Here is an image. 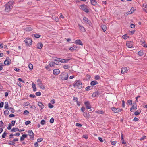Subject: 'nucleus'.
<instances>
[{"instance_id": "nucleus-13", "label": "nucleus", "mask_w": 147, "mask_h": 147, "mask_svg": "<svg viewBox=\"0 0 147 147\" xmlns=\"http://www.w3.org/2000/svg\"><path fill=\"white\" fill-rule=\"evenodd\" d=\"M85 105L87 109H89L91 108V106L88 101L86 102H85Z\"/></svg>"}, {"instance_id": "nucleus-35", "label": "nucleus", "mask_w": 147, "mask_h": 147, "mask_svg": "<svg viewBox=\"0 0 147 147\" xmlns=\"http://www.w3.org/2000/svg\"><path fill=\"white\" fill-rule=\"evenodd\" d=\"M138 55L140 56H142L143 55L144 53L142 51H140L138 53Z\"/></svg>"}, {"instance_id": "nucleus-56", "label": "nucleus", "mask_w": 147, "mask_h": 147, "mask_svg": "<svg viewBox=\"0 0 147 147\" xmlns=\"http://www.w3.org/2000/svg\"><path fill=\"white\" fill-rule=\"evenodd\" d=\"M31 123V122L30 121H27L25 122V124L26 125H28L30 124Z\"/></svg>"}, {"instance_id": "nucleus-33", "label": "nucleus", "mask_w": 147, "mask_h": 147, "mask_svg": "<svg viewBox=\"0 0 147 147\" xmlns=\"http://www.w3.org/2000/svg\"><path fill=\"white\" fill-rule=\"evenodd\" d=\"M55 64V63L53 62H50L49 63V65L50 67H53L54 66Z\"/></svg>"}, {"instance_id": "nucleus-52", "label": "nucleus", "mask_w": 147, "mask_h": 147, "mask_svg": "<svg viewBox=\"0 0 147 147\" xmlns=\"http://www.w3.org/2000/svg\"><path fill=\"white\" fill-rule=\"evenodd\" d=\"M96 112L100 114H103L104 113V112L101 111H96Z\"/></svg>"}, {"instance_id": "nucleus-16", "label": "nucleus", "mask_w": 147, "mask_h": 147, "mask_svg": "<svg viewBox=\"0 0 147 147\" xmlns=\"http://www.w3.org/2000/svg\"><path fill=\"white\" fill-rule=\"evenodd\" d=\"M74 42L75 44L78 45H83L82 41L80 39L76 40Z\"/></svg>"}, {"instance_id": "nucleus-45", "label": "nucleus", "mask_w": 147, "mask_h": 147, "mask_svg": "<svg viewBox=\"0 0 147 147\" xmlns=\"http://www.w3.org/2000/svg\"><path fill=\"white\" fill-rule=\"evenodd\" d=\"M35 94L36 95L39 96L41 95V93L40 92H36Z\"/></svg>"}, {"instance_id": "nucleus-2", "label": "nucleus", "mask_w": 147, "mask_h": 147, "mask_svg": "<svg viewBox=\"0 0 147 147\" xmlns=\"http://www.w3.org/2000/svg\"><path fill=\"white\" fill-rule=\"evenodd\" d=\"M73 86L76 88L80 89L82 87V84L80 81L79 80H76Z\"/></svg>"}, {"instance_id": "nucleus-50", "label": "nucleus", "mask_w": 147, "mask_h": 147, "mask_svg": "<svg viewBox=\"0 0 147 147\" xmlns=\"http://www.w3.org/2000/svg\"><path fill=\"white\" fill-rule=\"evenodd\" d=\"M48 107L50 108H52L53 107V105L49 103L48 104Z\"/></svg>"}, {"instance_id": "nucleus-30", "label": "nucleus", "mask_w": 147, "mask_h": 147, "mask_svg": "<svg viewBox=\"0 0 147 147\" xmlns=\"http://www.w3.org/2000/svg\"><path fill=\"white\" fill-rule=\"evenodd\" d=\"M121 140H122V143L123 144H126V143L125 142V141H124L123 134L122 133H121Z\"/></svg>"}, {"instance_id": "nucleus-37", "label": "nucleus", "mask_w": 147, "mask_h": 147, "mask_svg": "<svg viewBox=\"0 0 147 147\" xmlns=\"http://www.w3.org/2000/svg\"><path fill=\"white\" fill-rule=\"evenodd\" d=\"M43 138H38L37 140V142H40L43 140Z\"/></svg>"}, {"instance_id": "nucleus-63", "label": "nucleus", "mask_w": 147, "mask_h": 147, "mask_svg": "<svg viewBox=\"0 0 147 147\" xmlns=\"http://www.w3.org/2000/svg\"><path fill=\"white\" fill-rule=\"evenodd\" d=\"M16 122L15 121H11V124L12 125V126H14L15 125V123Z\"/></svg>"}, {"instance_id": "nucleus-46", "label": "nucleus", "mask_w": 147, "mask_h": 147, "mask_svg": "<svg viewBox=\"0 0 147 147\" xmlns=\"http://www.w3.org/2000/svg\"><path fill=\"white\" fill-rule=\"evenodd\" d=\"M63 67L65 69H67L69 68V66L68 65H65L63 66Z\"/></svg>"}, {"instance_id": "nucleus-32", "label": "nucleus", "mask_w": 147, "mask_h": 147, "mask_svg": "<svg viewBox=\"0 0 147 147\" xmlns=\"http://www.w3.org/2000/svg\"><path fill=\"white\" fill-rule=\"evenodd\" d=\"M29 68L30 69L32 70L33 68L32 65L31 63H29L28 65Z\"/></svg>"}, {"instance_id": "nucleus-10", "label": "nucleus", "mask_w": 147, "mask_h": 147, "mask_svg": "<svg viewBox=\"0 0 147 147\" xmlns=\"http://www.w3.org/2000/svg\"><path fill=\"white\" fill-rule=\"evenodd\" d=\"M137 109V106L136 103H134L131 107L130 109V111L131 112H133L135 110Z\"/></svg>"}, {"instance_id": "nucleus-41", "label": "nucleus", "mask_w": 147, "mask_h": 147, "mask_svg": "<svg viewBox=\"0 0 147 147\" xmlns=\"http://www.w3.org/2000/svg\"><path fill=\"white\" fill-rule=\"evenodd\" d=\"M127 102L130 105H131L132 104V102L131 100H128Z\"/></svg>"}, {"instance_id": "nucleus-11", "label": "nucleus", "mask_w": 147, "mask_h": 147, "mask_svg": "<svg viewBox=\"0 0 147 147\" xmlns=\"http://www.w3.org/2000/svg\"><path fill=\"white\" fill-rule=\"evenodd\" d=\"M11 62V59L9 57H7L6 60L4 61V64L5 65H8Z\"/></svg>"}, {"instance_id": "nucleus-12", "label": "nucleus", "mask_w": 147, "mask_h": 147, "mask_svg": "<svg viewBox=\"0 0 147 147\" xmlns=\"http://www.w3.org/2000/svg\"><path fill=\"white\" fill-rule=\"evenodd\" d=\"M128 69L127 67H123L121 69V73L123 74H125L128 71Z\"/></svg>"}, {"instance_id": "nucleus-38", "label": "nucleus", "mask_w": 147, "mask_h": 147, "mask_svg": "<svg viewBox=\"0 0 147 147\" xmlns=\"http://www.w3.org/2000/svg\"><path fill=\"white\" fill-rule=\"evenodd\" d=\"M7 134V133L6 132H5L4 133L2 134V138H5L6 134Z\"/></svg>"}, {"instance_id": "nucleus-39", "label": "nucleus", "mask_w": 147, "mask_h": 147, "mask_svg": "<svg viewBox=\"0 0 147 147\" xmlns=\"http://www.w3.org/2000/svg\"><path fill=\"white\" fill-rule=\"evenodd\" d=\"M123 38L125 39H126L128 37V36L126 34H125L123 36Z\"/></svg>"}, {"instance_id": "nucleus-61", "label": "nucleus", "mask_w": 147, "mask_h": 147, "mask_svg": "<svg viewBox=\"0 0 147 147\" xmlns=\"http://www.w3.org/2000/svg\"><path fill=\"white\" fill-rule=\"evenodd\" d=\"M76 125L77 127H81L82 126V125L80 124L76 123Z\"/></svg>"}, {"instance_id": "nucleus-22", "label": "nucleus", "mask_w": 147, "mask_h": 147, "mask_svg": "<svg viewBox=\"0 0 147 147\" xmlns=\"http://www.w3.org/2000/svg\"><path fill=\"white\" fill-rule=\"evenodd\" d=\"M101 28L104 32L105 31L107 30V26L105 25H102L101 26Z\"/></svg>"}, {"instance_id": "nucleus-40", "label": "nucleus", "mask_w": 147, "mask_h": 147, "mask_svg": "<svg viewBox=\"0 0 147 147\" xmlns=\"http://www.w3.org/2000/svg\"><path fill=\"white\" fill-rule=\"evenodd\" d=\"M29 113V112L27 110L24 111L23 114L26 115H28Z\"/></svg>"}, {"instance_id": "nucleus-60", "label": "nucleus", "mask_w": 147, "mask_h": 147, "mask_svg": "<svg viewBox=\"0 0 147 147\" xmlns=\"http://www.w3.org/2000/svg\"><path fill=\"white\" fill-rule=\"evenodd\" d=\"M9 113V112L8 110H6L4 112V113L5 115H8Z\"/></svg>"}, {"instance_id": "nucleus-54", "label": "nucleus", "mask_w": 147, "mask_h": 147, "mask_svg": "<svg viewBox=\"0 0 147 147\" xmlns=\"http://www.w3.org/2000/svg\"><path fill=\"white\" fill-rule=\"evenodd\" d=\"M122 106L123 107H125V102L123 100L122 101Z\"/></svg>"}, {"instance_id": "nucleus-1", "label": "nucleus", "mask_w": 147, "mask_h": 147, "mask_svg": "<svg viewBox=\"0 0 147 147\" xmlns=\"http://www.w3.org/2000/svg\"><path fill=\"white\" fill-rule=\"evenodd\" d=\"M13 3V1H11L6 4L5 5V11L7 12L9 11L12 9Z\"/></svg>"}, {"instance_id": "nucleus-9", "label": "nucleus", "mask_w": 147, "mask_h": 147, "mask_svg": "<svg viewBox=\"0 0 147 147\" xmlns=\"http://www.w3.org/2000/svg\"><path fill=\"white\" fill-rule=\"evenodd\" d=\"M126 45L127 47L131 48L133 46V42L132 41H128L126 42Z\"/></svg>"}, {"instance_id": "nucleus-23", "label": "nucleus", "mask_w": 147, "mask_h": 147, "mask_svg": "<svg viewBox=\"0 0 147 147\" xmlns=\"http://www.w3.org/2000/svg\"><path fill=\"white\" fill-rule=\"evenodd\" d=\"M32 86L33 88V91L34 92L36 91V87L35 84L34 83H32Z\"/></svg>"}, {"instance_id": "nucleus-7", "label": "nucleus", "mask_w": 147, "mask_h": 147, "mask_svg": "<svg viewBox=\"0 0 147 147\" xmlns=\"http://www.w3.org/2000/svg\"><path fill=\"white\" fill-rule=\"evenodd\" d=\"M111 109L115 113H119L122 110V109L119 108H115L114 107H112Z\"/></svg>"}, {"instance_id": "nucleus-49", "label": "nucleus", "mask_w": 147, "mask_h": 147, "mask_svg": "<svg viewBox=\"0 0 147 147\" xmlns=\"http://www.w3.org/2000/svg\"><path fill=\"white\" fill-rule=\"evenodd\" d=\"M41 124L42 125H44L45 124V121L44 120H42L41 121Z\"/></svg>"}, {"instance_id": "nucleus-44", "label": "nucleus", "mask_w": 147, "mask_h": 147, "mask_svg": "<svg viewBox=\"0 0 147 147\" xmlns=\"http://www.w3.org/2000/svg\"><path fill=\"white\" fill-rule=\"evenodd\" d=\"M40 36H41L40 35L38 34H35L34 35V37L37 38H39Z\"/></svg>"}, {"instance_id": "nucleus-34", "label": "nucleus", "mask_w": 147, "mask_h": 147, "mask_svg": "<svg viewBox=\"0 0 147 147\" xmlns=\"http://www.w3.org/2000/svg\"><path fill=\"white\" fill-rule=\"evenodd\" d=\"M9 144L12 146H15V143L13 141H10L8 143Z\"/></svg>"}, {"instance_id": "nucleus-5", "label": "nucleus", "mask_w": 147, "mask_h": 147, "mask_svg": "<svg viewBox=\"0 0 147 147\" xmlns=\"http://www.w3.org/2000/svg\"><path fill=\"white\" fill-rule=\"evenodd\" d=\"M80 9L83 10L86 13H88L89 11L87 6L85 5H80Z\"/></svg>"}, {"instance_id": "nucleus-62", "label": "nucleus", "mask_w": 147, "mask_h": 147, "mask_svg": "<svg viewBox=\"0 0 147 147\" xmlns=\"http://www.w3.org/2000/svg\"><path fill=\"white\" fill-rule=\"evenodd\" d=\"M14 136H18L20 135V133H16L13 134Z\"/></svg>"}, {"instance_id": "nucleus-18", "label": "nucleus", "mask_w": 147, "mask_h": 147, "mask_svg": "<svg viewBox=\"0 0 147 147\" xmlns=\"http://www.w3.org/2000/svg\"><path fill=\"white\" fill-rule=\"evenodd\" d=\"M37 48L38 49H40L42 48L43 46V45L40 42L38 43L36 45Z\"/></svg>"}, {"instance_id": "nucleus-14", "label": "nucleus", "mask_w": 147, "mask_h": 147, "mask_svg": "<svg viewBox=\"0 0 147 147\" xmlns=\"http://www.w3.org/2000/svg\"><path fill=\"white\" fill-rule=\"evenodd\" d=\"M78 26L79 29L81 32H84L85 31V29L83 26H81L79 24H78Z\"/></svg>"}, {"instance_id": "nucleus-6", "label": "nucleus", "mask_w": 147, "mask_h": 147, "mask_svg": "<svg viewBox=\"0 0 147 147\" xmlns=\"http://www.w3.org/2000/svg\"><path fill=\"white\" fill-rule=\"evenodd\" d=\"M24 42L26 45L29 46L31 45L32 43V40L30 38H26L24 40Z\"/></svg>"}, {"instance_id": "nucleus-36", "label": "nucleus", "mask_w": 147, "mask_h": 147, "mask_svg": "<svg viewBox=\"0 0 147 147\" xmlns=\"http://www.w3.org/2000/svg\"><path fill=\"white\" fill-rule=\"evenodd\" d=\"M8 109H9L11 112L13 113L14 112V110L11 107L9 108Z\"/></svg>"}, {"instance_id": "nucleus-3", "label": "nucleus", "mask_w": 147, "mask_h": 147, "mask_svg": "<svg viewBox=\"0 0 147 147\" xmlns=\"http://www.w3.org/2000/svg\"><path fill=\"white\" fill-rule=\"evenodd\" d=\"M84 22L86 24H88L89 27L92 26V24L91 21L89 20L88 19L85 17H84L83 19Z\"/></svg>"}, {"instance_id": "nucleus-43", "label": "nucleus", "mask_w": 147, "mask_h": 147, "mask_svg": "<svg viewBox=\"0 0 147 147\" xmlns=\"http://www.w3.org/2000/svg\"><path fill=\"white\" fill-rule=\"evenodd\" d=\"M11 124L10 123H9L8 124V126L7 127V129L8 130H10L11 129Z\"/></svg>"}, {"instance_id": "nucleus-20", "label": "nucleus", "mask_w": 147, "mask_h": 147, "mask_svg": "<svg viewBox=\"0 0 147 147\" xmlns=\"http://www.w3.org/2000/svg\"><path fill=\"white\" fill-rule=\"evenodd\" d=\"M28 133L29 134V135L32 136V138H34V133L32 130H30L28 131Z\"/></svg>"}, {"instance_id": "nucleus-8", "label": "nucleus", "mask_w": 147, "mask_h": 147, "mask_svg": "<svg viewBox=\"0 0 147 147\" xmlns=\"http://www.w3.org/2000/svg\"><path fill=\"white\" fill-rule=\"evenodd\" d=\"M70 60V59H65L60 58H58L56 60L62 63H67Z\"/></svg>"}, {"instance_id": "nucleus-51", "label": "nucleus", "mask_w": 147, "mask_h": 147, "mask_svg": "<svg viewBox=\"0 0 147 147\" xmlns=\"http://www.w3.org/2000/svg\"><path fill=\"white\" fill-rule=\"evenodd\" d=\"M54 19L56 22H58L59 21V18L57 16L55 17Z\"/></svg>"}, {"instance_id": "nucleus-47", "label": "nucleus", "mask_w": 147, "mask_h": 147, "mask_svg": "<svg viewBox=\"0 0 147 147\" xmlns=\"http://www.w3.org/2000/svg\"><path fill=\"white\" fill-rule=\"evenodd\" d=\"M136 9L135 7H132L130 9L131 11L133 13Z\"/></svg>"}, {"instance_id": "nucleus-21", "label": "nucleus", "mask_w": 147, "mask_h": 147, "mask_svg": "<svg viewBox=\"0 0 147 147\" xmlns=\"http://www.w3.org/2000/svg\"><path fill=\"white\" fill-rule=\"evenodd\" d=\"M27 137V135L26 134H23L21 137L20 138V140L21 141H22L24 140V138H26Z\"/></svg>"}, {"instance_id": "nucleus-24", "label": "nucleus", "mask_w": 147, "mask_h": 147, "mask_svg": "<svg viewBox=\"0 0 147 147\" xmlns=\"http://www.w3.org/2000/svg\"><path fill=\"white\" fill-rule=\"evenodd\" d=\"M90 2L93 5L95 6L96 5L97 2L96 0H90Z\"/></svg>"}, {"instance_id": "nucleus-53", "label": "nucleus", "mask_w": 147, "mask_h": 147, "mask_svg": "<svg viewBox=\"0 0 147 147\" xmlns=\"http://www.w3.org/2000/svg\"><path fill=\"white\" fill-rule=\"evenodd\" d=\"M45 68L48 71H50L51 69L49 66L48 65H47L45 67Z\"/></svg>"}, {"instance_id": "nucleus-17", "label": "nucleus", "mask_w": 147, "mask_h": 147, "mask_svg": "<svg viewBox=\"0 0 147 147\" xmlns=\"http://www.w3.org/2000/svg\"><path fill=\"white\" fill-rule=\"evenodd\" d=\"M26 31H30L32 30V28L29 26H27L24 28Z\"/></svg>"}, {"instance_id": "nucleus-64", "label": "nucleus", "mask_w": 147, "mask_h": 147, "mask_svg": "<svg viewBox=\"0 0 147 147\" xmlns=\"http://www.w3.org/2000/svg\"><path fill=\"white\" fill-rule=\"evenodd\" d=\"M73 100L75 101H76V102H78V98L76 97H74L73 98Z\"/></svg>"}, {"instance_id": "nucleus-4", "label": "nucleus", "mask_w": 147, "mask_h": 147, "mask_svg": "<svg viewBox=\"0 0 147 147\" xmlns=\"http://www.w3.org/2000/svg\"><path fill=\"white\" fill-rule=\"evenodd\" d=\"M60 76V78L63 80H66L68 78V76L67 73H62L61 74Z\"/></svg>"}, {"instance_id": "nucleus-26", "label": "nucleus", "mask_w": 147, "mask_h": 147, "mask_svg": "<svg viewBox=\"0 0 147 147\" xmlns=\"http://www.w3.org/2000/svg\"><path fill=\"white\" fill-rule=\"evenodd\" d=\"M141 110H137L134 112V115L136 116L138 115L141 113Z\"/></svg>"}, {"instance_id": "nucleus-31", "label": "nucleus", "mask_w": 147, "mask_h": 147, "mask_svg": "<svg viewBox=\"0 0 147 147\" xmlns=\"http://www.w3.org/2000/svg\"><path fill=\"white\" fill-rule=\"evenodd\" d=\"M4 108L5 109H8L9 108H8V103L7 102H5V106H4Z\"/></svg>"}, {"instance_id": "nucleus-42", "label": "nucleus", "mask_w": 147, "mask_h": 147, "mask_svg": "<svg viewBox=\"0 0 147 147\" xmlns=\"http://www.w3.org/2000/svg\"><path fill=\"white\" fill-rule=\"evenodd\" d=\"M92 87L91 86H88L86 88V90L88 91L91 89Z\"/></svg>"}, {"instance_id": "nucleus-55", "label": "nucleus", "mask_w": 147, "mask_h": 147, "mask_svg": "<svg viewBox=\"0 0 147 147\" xmlns=\"http://www.w3.org/2000/svg\"><path fill=\"white\" fill-rule=\"evenodd\" d=\"M142 45L145 47H147V46L144 42H142Z\"/></svg>"}, {"instance_id": "nucleus-19", "label": "nucleus", "mask_w": 147, "mask_h": 147, "mask_svg": "<svg viewBox=\"0 0 147 147\" xmlns=\"http://www.w3.org/2000/svg\"><path fill=\"white\" fill-rule=\"evenodd\" d=\"M38 105L40 109L41 110H42L44 108V105L43 104L40 102H38Z\"/></svg>"}, {"instance_id": "nucleus-25", "label": "nucleus", "mask_w": 147, "mask_h": 147, "mask_svg": "<svg viewBox=\"0 0 147 147\" xmlns=\"http://www.w3.org/2000/svg\"><path fill=\"white\" fill-rule=\"evenodd\" d=\"M98 84V82L96 81H92L90 83V84L92 86H94Z\"/></svg>"}, {"instance_id": "nucleus-48", "label": "nucleus", "mask_w": 147, "mask_h": 147, "mask_svg": "<svg viewBox=\"0 0 147 147\" xmlns=\"http://www.w3.org/2000/svg\"><path fill=\"white\" fill-rule=\"evenodd\" d=\"M111 144L113 145H115L116 144V142L115 141H111Z\"/></svg>"}, {"instance_id": "nucleus-15", "label": "nucleus", "mask_w": 147, "mask_h": 147, "mask_svg": "<svg viewBox=\"0 0 147 147\" xmlns=\"http://www.w3.org/2000/svg\"><path fill=\"white\" fill-rule=\"evenodd\" d=\"M53 73L55 75H57L60 73V71L58 69H54L53 71Z\"/></svg>"}, {"instance_id": "nucleus-28", "label": "nucleus", "mask_w": 147, "mask_h": 147, "mask_svg": "<svg viewBox=\"0 0 147 147\" xmlns=\"http://www.w3.org/2000/svg\"><path fill=\"white\" fill-rule=\"evenodd\" d=\"M98 94V92H96L92 94V96L93 97H95L97 96Z\"/></svg>"}, {"instance_id": "nucleus-57", "label": "nucleus", "mask_w": 147, "mask_h": 147, "mask_svg": "<svg viewBox=\"0 0 147 147\" xmlns=\"http://www.w3.org/2000/svg\"><path fill=\"white\" fill-rule=\"evenodd\" d=\"M29 102H25L24 103V105L25 106H28L29 105Z\"/></svg>"}, {"instance_id": "nucleus-29", "label": "nucleus", "mask_w": 147, "mask_h": 147, "mask_svg": "<svg viewBox=\"0 0 147 147\" xmlns=\"http://www.w3.org/2000/svg\"><path fill=\"white\" fill-rule=\"evenodd\" d=\"M77 47L74 46L69 48V49L70 50H76V49Z\"/></svg>"}, {"instance_id": "nucleus-58", "label": "nucleus", "mask_w": 147, "mask_h": 147, "mask_svg": "<svg viewBox=\"0 0 147 147\" xmlns=\"http://www.w3.org/2000/svg\"><path fill=\"white\" fill-rule=\"evenodd\" d=\"M100 77L98 75H96L95 76V78L96 80H98L99 79H100Z\"/></svg>"}, {"instance_id": "nucleus-59", "label": "nucleus", "mask_w": 147, "mask_h": 147, "mask_svg": "<svg viewBox=\"0 0 147 147\" xmlns=\"http://www.w3.org/2000/svg\"><path fill=\"white\" fill-rule=\"evenodd\" d=\"M4 103L3 102H1L0 103V108H2L3 106Z\"/></svg>"}, {"instance_id": "nucleus-27", "label": "nucleus", "mask_w": 147, "mask_h": 147, "mask_svg": "<svg viewBox=\"0 0 147 147\" xmlns=\"http://www.w3.org/2000/svg\"><path fill=\"white\" fill-rule=\"evenodd\" d=\"M19 131V129L18 128H13L11 130V132H16Z\"/></svg>"}]
</instances>
